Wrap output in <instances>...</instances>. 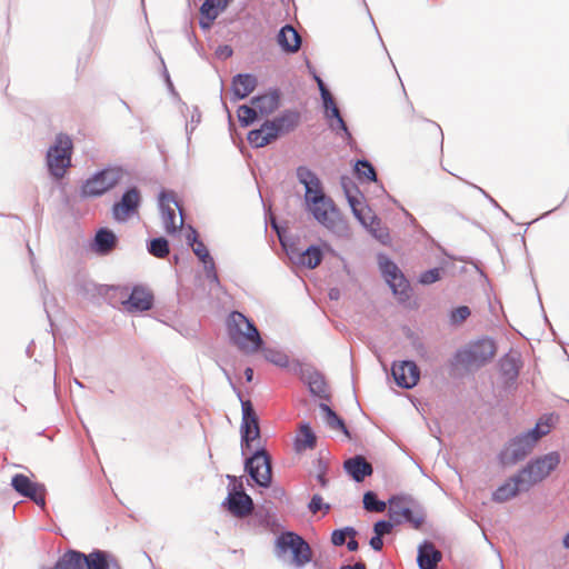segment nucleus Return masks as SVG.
Instances as JSON below:
<instances>
[{
    "label": "nucleus",
    "mask_w": 569,
    "mask_h": 569,
    "mask_svg": "<svg viewBox=\"0 0 569 569\" xmlns=\"http://www.w3.org/2000/svg\"><path fill=\"white\" fill-rule=\"evenodd\" d=\"M126 303L129 310L146 311L152 307L153 296L149 290L136 287Z\"/></svg>",
    "instance_id": "393cba45"
},
{
    "label": "nucleus",
    "mask_w": 569,
    "mask_h": 569,
    "mask_svg": "<svg viewBox=\"0 0 569 569\" xmlns=\"http://www.w3.org/2000/svg\"><path fill=\"white\" fill-rule=\"evenodd\" d=\"M396 383L406 389L413 388L420 378V371L413 361L395 362L391 368Z\"/></svg>",
    "instance_id": "4468645a"
},
{
    "label": "nucleus",
    "mask_w": 569,
    "mask_h": 569,
    "mask_svg": "<svg viewBox=\"0 0 569 569\" xmlns=\"http://www.w3.org/2000/svg\"><path fill=\"white\" fill-rule=\"evenodd\" d=\"M258 113L259 112L257 111L254 106L248 107L244 104L240 106L237 111L239 122L244 127L251 124L256 120Z\"/></svg>",
    "instance_id": "58836bf2"
},
{
    "label": "nucleus",
    "mask_w": 569,
    "mask_h": 569,
    "mask_svg": "<svg viewBox=\"0 0 569 569\" xmlns=\"http://www.w3.org/2000/svg\"><path fill=\"white\" fill-rule=\"evenodd\" d=\"M231 0H206L201 8L200 12L203 19L200 21L202 28H210L213 20L219 16L221 11H223Z\"/></svg>",
    "instance_id": "b1692460"
},
{
    "label": "nucleus",
    "mask_w": 569,
    "mask_h": 569,
    "mask_svg": "<svg viewBox=\"0 0 569 569\" xmlns=\"http://www.w3.org/2000/svg\"><path fill=\"white\" fill-rule=\"evenodd\" d=\"M11 486L21 496L30 498L39 506H44L46 500L43 486L31 481L26 475H14L11 480Z\"/></svg>",
    "instance_id": "ddd939ff"
},
{
    "label": "nucleus",
    "mask_w": 569,
    "mask_h": 569,
    "mask_svg": "<svg viewBox=\"0 0 569 569\" xmlns=\"http://www.w3.org/2000/svg\"><path fill=\"white\" fill-rule=\"evenodd\" d=\"M470 316V309L467 306H461L452 310L451 321L453 323H461Z\"/></svg>",
    "instance_id": "49530a36"
},
{
    "label": "nucleus",
    "mask_w": 569,
    "mask_h": 569,
    "mask_svg": "<svg viewBox=\"0 0 569 569\" xmlns=\"http://www.w3.org/2000/svg\"><path fill=\"white\" fill-rule=\"evenodd\" d=\"M356 172L360 178H365L368 181L376 180L375 168L368 161H358L356 164Z\"/></svg>",
    "instance_id": "a19ab883"
},
{
    "label": "nucleus",
    "mask_w": 569,
    "mask_h": 569,
    "mask_svg": "<svg viewBox=\"0 0 569 569\" xmlns=\"http://www.w3.org/2000/svg\"><path fill=\"white\" fill-rule=\"evenodd\" d=\"M228 510L236 517L243 518L252 512V499L242 490H233L227 498Z\"/></svg>",
    "instance_id": "6ab92c4d"
},
{
    "label": "nucleus",
    "mask_w": 569,
    "mask_h": 569,
    "mask_svg": "<svg viewBox=\"0 0 569 569\" xmlns=\"http://www.w3.org/2000/svg\"><path fill=\"white\" fill-rule=\"evenodd\" d=\"M560 459V455L556 451L540 456L531 460L519 471L520 479L526 483L527 488H531L549 477L559 466Z\"/></svg>",
    "instance_id": "39448f33"
},
{
    "label": "nucleus",
    "mask_w": 569,
    "mask_h": 569,
    "mask_svg": "<svg viewBox=\"0 0 569 569\" xmlns=\"http://www.w3.org/2000/svg\"><path fill=\"white\" fill-rule=\"evenodd\" d=\"M277 42L283 52L296 53L301 47V37L292 26L286 24L277 36Z\"/></svg>",
    "instance_id": "412c9836"
},
{
    "label": "nucleus",
    "mask_w": 569,
    "mask_h": 569,
    "mask_svg": "<svg viewBox=\"0 0 569 569\" xmlns=\"http://www.w3.org/2000/svg\"><path fill=\"white\" fill-rule=\"evenodd\" d=\"M264 356L267 360L276 363L277 366L284 367L288 365L287 356L281 352L268 350Z\"/></svg>",
    "instance_id": "de8ad7c7"
},
{
    "label": "nucleus",
    "mask_w": 569,
    "mask_h": 569,
    "mask_svg": "<svg viewBox=\"0 0 569 569\" xmlns=\"http://www.w3.org/2000/svg\"><path fill=\"white\" fill-rule=\"evenodd\" d=\"M552 423V415L543 416L537 421L535 428L529 430L527 433L535 438V442L537 443L543 436L548 435L551 431Z\"/></svg>",
    "instance_id": "c9c22d12"
},
{
    "label": "nucleus",
    "mask_w": 569,
    "mask_h": 569,
    "mask_svg": "<svg viewBox=\"0 0 569 569\" xmlns=\"http://www.w3.org/2000/svg\"><path fill=\"white\" fill-rule=\"evenodd\" d=\"M257 86V79L251 74H238L232 80V91L237 99L247 98Z\"/></svg>",
    "instance_id": "bb28decb"
},
{
    "label": "nucleus",
    "mask_w": 569,
    "mask_h": 569,
    "mask_svg": "<svg viewBox=\"0 0 569 569\" xmlns=\"http://www.w3.org/2000/svg\"><path fill=\"white\" fill-rule=\"evenodd\" d=\"M260 131L269 139V142H272L273 140H276L280 136V133H279L276 124L273 123V121L264 122L261 126Z\"/></svg>",
    "instance_id": "a18cd8bd"
},
{
    "label": "nucleus",
    "mask_w": 569,
    "mask_h": 569,
    "mask_svg": "<svg viewBox=\"0 0 569 569\" xmlns=\"http://www.w3.org/2000/svg\"><path fill=\"white\" fill-rule=\"evenodd\" d=\"M496 355V345L490 339H482L470 345L458 353V360L466 367H481L489 362Z\"/></svg>",
    "instance_id": "6e6552de"
},
{
    "label": "nucleus",
    "mask_w": 569,
    "mask_h": 569,
    "mask_svg": "<svg viewBox=\"0 0 569 569\" xmlns=\"http://www.w3.org/2000/svg\"><path fill=\"white\" fill-rule=\"evenodd\" d=\"M563 546H565L566 548H569V532H568V533L565 536V538H563Z\"/></svg>",
    "instance_id": "4d7b16f0"
},
{
    "label": "nucleus",
    "mask_w": 569,
    "mask_h": 569,
    "mask_svg": "<svg viewBox=\"0 0 569 569\" xmlns=\"http://www.w3.org/2000/svg\"><path fill=\"white\" fill-rule=\"evenodd\" d=\"M197 231L190 228V234L188 236V241L192 246V250L194 254L203 262L206 267L210 266L213 268V260L207 249L206 244L202 241L197 240Z\"/></svg>",
    "instance_id": "7c9ffc66"
},
{
    "label": "nucleus",
    "mask_w": 569,
    "mask_h": 569,
    "mask_svg": "<svg viewBox=\"0 0 569 569\" xmlns=\"http://www.w3.org/2000/svg\"><path fill=\"white\" fill-rule=\"evenodd\" d=\"M381 270L393 293L400 296L401 299L408 297L409 284L398 267L391 261H386L381 263Z\"/></svg>",
    "instance_id": "f3484780"
},
{
    "label": "nucleus",
    "mask_w": 569,
    "mask_h": 569,
    "mask_svg": "<svg viewBox=\"0 0 569 569\" xmlns=\"http://www.w3.org/2000/svg\"><path fill=\"white\" fill-rule=\"evenodd\" d=\"M346 471L357 482H361L367 476L372 473V466L362 457L356 456L345 461Z\"/></svg>",
    "instance_id": "4be33fe9"
},
{
    "label": "nucleus",
    "mask_w": 569,
    "mask_h": 569,
    "mask_svg": "<svg viewBox=\"0 0 569 569\" xmlns=\"http://www.w3.org/2000/svg\"><path fill=\"white\" fill-rule=\"evenodd\" d=\"M363 508L370 512H383L387 503L379 500L373 491H367L363 495Z\"/></svg>",
    "instance_id": "4c0bfd02"
},
{
    "label": "nucleus",
    "mask_w": 569,
    "mask_h": 569,
    "mask_svg": "<svg viewBox=\"0 0 569 569\" xmlns=\"http://www.w3.org/2000/svg\"><path fill=\"white\" fill-rule=\"evenodd\" d=\"M318 83L321 90V96L326 107V116L330 120L329 126L333 131H343L346 136H350L348 132V128L342 117L340 116V111L333 101L330 92L325 88L323 82L318 79Z\"/></svg>",
    "instance_id": "dca6fc26"
},
{
    "label": "nucleus",
    "mask_w": 569,
    "mask_h": 569,
    "mask_svg": "<svg viewBox=\"0 0 569 569\" xmlns=\"http://www.w3.org/2000/svg\"><path fill=\"white\" fill-rule=\"evenodd\" d=\"M349 202L358 220L371 231H376V226L380 222L372 216L371 210L353 197H349Z\"/></svg>",
    "instance_id": "cd10ccee"
},
{
    "label": "nucleus",
    "mask_w": 569,
    "mask_h": 569,
    "mask_svg": "<svg viewBox=\"0 0 569 569\" xmlns=\"http://www.w3.org/2000/svg\"><path fill=\"white\" fill-rule=\"evenodd\" d=\"M246 469L250 477L261 487H269L271 483V461L264 449H257L246 462Z\"/></svg>",
    "instance_id": "1a4fd4ad"
},
{
    "label": "nucleus",
    "mask_w": 569,
    "mask_h": 569,
    "mask_svg": "<svg viewBox=\"0 0 569 569\" xmlns=\"http://www.w3.org/2000/svg\"><path fill=\"white\" fill-rule=\"evenodd\" d=\"M322 261V251L319 247L311 246L299 254L298 263L309 269H315Z\"/></svg>",
    "instance_id": "72a5a7b5"
},
{
    "label": "nucleus",
    "mask_w": 569,
    "mask_h": 569,
    "mask_svg": "<svg viewBox=\"0 0 569 569\" xmlns=\"http://www.w3.org/2000/svg\"><path fill=\"white\" fill-rule=\"evenodd\" d=\"M88 569H121L118 561L106 552L97 550L89 553Z\"/></svg>",
    "instance_id": "c756f323"
},
{
    "label": "nucleus",
    "mask_w": 569,
    "mask_h": 569,
    "mask_svg": "<svg viewBox=\"0 0 569 569\" xmlns=\"http://www.w3.org/2000/svg\"><path fill=\"white\" fill-rule=\"evenodd\" d=\"M318 480L322 487H325L327 485V479H326L325 475H319Z\"/></svg>",
    "instance_id": "6e6d98bb"
},
{
    "label": "nucleus",
    "mask_w": 569,
    "mask_h": 569,
    "mask_svg": "<svg viewBox=\"0 0 569 569\" xmlns=\"http://www.w3.org/2000/svg\"><path fill=\"white\" fill-rule=\"evenodd\" d=\"M241 432L243 448L251 450L253 442L260 437V428L258 417L250 401L242 402Z\"/></svg>",
    "instance_id": "9b49d317"
},
{
    "label": "nucleus",
    "mask_w": 569,
    "mask_h": 569,
    "mask_svg": "<svg viewBox=\"0 0 569 569\" xmlns=\"http://www.w3.org/2000/svg\"><path fill=\"white\" fill-rule=\"evenodd\" d=\"M248 141L256 148H262L270 143L269 139L260 131V129L250 131L248 134Z\"/></svg>",
    "instance_id": "79ce46f5"
},
{
    "label": "nucleus",
    "mask_w": 569,
    "mask_h": 569,
    "mask_svg": "<svg viewBox=\"0 0 569 569\" xmlns=\"http://www.w3.org/2000/svg\"><path fill=\"white\" fill-rule=\"evenodd\" d=\"M223 53H226V56H231L232 50L229 47H226Z\"/></svg>",
    "instance_id": "13d9d810"
},
{
    "label": "nucleus",
    "mask_w": 569,
    "mask_h": 569,
    "mask_svg": "<svg viewBox=\"0 0 569 569\" xmlns=\"http://www.w3.org/2000/svg\"><path fill=\"white\" fill-rule=\"evenodd\" d=\"M317 445V437L309 423H301L299 427V431L295 439V450L300 453L306 450L315 449Z\"/></svg>",
    "instance_id": "a878e982"
},
{
    "label": "nucleus",
    "mask_w": 569,
    "mask_h": 569,
    "mask_svg": "<svg viewBox=\"0 0 569 569\" xmlns=\"http://www.w3.org/2000/svg\"><path fill=\"white\" fill-rule=\"evenodd\" d=\"M341 569H367L363 562H357L353 566H342Z\"/></svg>",
    "instance_id": "864d4df0"
},
{
    "label": "nucleus",
    "mask_w": 569,
    "mask_h": 569,
    "mask_svg": "<svg viewBox=\"0 0 569 569\" xmlns=\"http://www.w3.org/2000/svg\"><path fill=\"white\" fill-rule=\"evenodd\" d=\"M501 369L505 373L509 375L511 379L518 376V368L512 359H505L501 362Z\"/></svg>",
    "instance_id": "8fccbe9b"
},
{
    "label": "nucleus",
    "mask_w": 569,
    "mask_h": 569,
    "mask_svg": "<svg viewBox=\"0 0 569 569\" xmlns=\"http://www.w3.org/2000/svg\"><path fill=\"white\" fill-rule=\"evenodd\" d=\"M441 559V552L431 542L419 547L417 560L420 569H436Z\"/></svg>",
    "instance_id": "5701e85b"
},
{
    "label": "nucleus",
    "mask_w": 569,
    "mask_h": 569,
    "mask_svg": "<svg viewBox=\"0 0 569 569\" xmlns=\"http://www.w3.org/2000/svg\"><path fill=\"white\" fill-rule=\"evenodd\" d=\"M389 518L395 525L408 522L415 529H419L423 521L425 516L417 501L407 496H396L389 499Z\"/></svg>",
    "instance_id": "7ed1b4c3"
},
{
    "label": "nucleus",
    "mask_w": 569,
    "mask_h": 569,
    "mask_svg": "<svg viewBox=\"0 0 569 569\" xmlns=\"http://www.w3.org/2000/svg\"><path fill=\"white\" fill-rule=\"evenodd\" d=\"M441 268H433L430 270H427L420 274L419 282L422 284H431L441 278Z\"/></svg>",
    "instance_id": "37998d69"
},
{
    "label": "nucleus",
    "mask_w": 569,
    "mask_h": 569,
    "mask_svg": "<svg viewBox=\"0 0 569 569\" xmlns=\"http://www.w3.org/2000/svg\"><path fill=\"white\" fill-rule=\"evenodd\" d=\"M259 114L264 116L273 112L278 108V98L273 94H263L251 100Z\"/></svg>",
    "instance_id": "473e14b6"
},
{
    "label": "nucleus",
    "mask_w": 569,
    "mask_h": 569,
    "mask_svg": "<svg viewBox=\"0 0 569 569\" xmlns=\"http://www.w3.org/2000/svg\"><path fill=\"white\" fill-rule=\"evenodd\" d=\"M537 443L535 438L527 432L509 441L506 448L500 452V461L503 465H513L527 457Z\"/></svg>",
    "instance_id": "9d476101"
},
{
    "label": "nucleus",
    "mask_w": 569,
    "mask_h": 569,
    "mask_svg": "<svg viewBox=\"0 0 569 569\" xmlns=\"http://www.w3.org/2000/svg\"><path fill=\"white\" fill-rule=\"evenodd\" d=\"M393 526L396 525L392 520H380L373 525V532L379 537H383L385 535H389L392 531Z\"/></svg>",
    "instance_id": "c03bdc74"
},
{
    "label": "nucleus",
    "mask_w": 569,
    "mask_h": 569,
    "mask_svg": "<svg viewBox=\"0 0 569 569\" xmlns=\"http://www.w3.org/2000/svg\"><path fill=\"white\" fill-rule=\"evenodd\" d=\"M321 411L325 413L326 423L333 430L342 431L347 437H350L348 429L341 418H339L336 412L327 405H320Z\"/></svg>",
    "instance_id": "f704fd0d"
},
{
    "label": "nucleus",
    "mask_w": 569,
    "mask_h": 569,
    "mask_svg": "<svg viewBox=\"0 0 569 569\" xmlns=\"http://www.w3.org/2000/svg\"><path fill=\"white\" fill-rule=\"evenodd\" d=\"M178 207V202L173 193L163 192L160 197V208H161V218L164 230L168 234H174L179 231L183 226V217L180 213L179 218H177L174 208Z\"/></svg>",
    "instance_id": "f8f14e48"
},
{
    "label": "nucleus",
    "mask_w": 569,
    "mask_h": 569,
    "mask_svg": "<svg viewBox=\"0 0 569 569\" xmlns=\"http://www.w3.org/2000/svg\"><path fill=\"white\" fill-rule=\"evenodd\" d=\"M530 488L526 487V483L520 479V472L508 479L501 485L493 493L492 500L496 502H505L516 497L520 491H527Z\"/></svg>",
    "instance_id": "aec40b11"
},
{
    "label": "nucleus",
    "mask_w": 569,
    "mask_h": 569,
    "mask_svg": "<svg viewBox=\"0 0 569 569\" xmlns=\"http://www.w3.org/2000/svg\"><path fill=\"white\" fill-rule=\"evenodd\" d=\"M148 251L150 254H152L156 258L163 259L166 258L170 250H169V242L163 237L154 238L150 241Z\"/></svg>",
    "instance_id": "e433bc0d"
},
{
    "label": "nucleus",
    "mask_w": 569,
    "mask_h": 569,
    "mask_svg": "<svg viewBox=\"0 0 569 569\" xmlns=\"http://www.w3.org/2000/svg\"><path fill=\"white\" fill-rule=\"evenodd\" d=\"M276 547L280 552L291 550L292 561L297 567H303L311 561L310 546L297 533L288 531L278 537Z\"/></svg>",
    "instance_id": "0eeeda50"
},
{
    "label": "nucleus",
    "mask_w": 569,
    "mask_h": 569,
    "mask_svg": "<svg viewBox=\"0 0 569 569\" xmlns=\"http://www.w3.org/2000/svg\"><path fill=\"white\" fill-rule=\"evenodd\" d=\"M123 177L119 168H108L89 178L81 188L86 197H98L116 187Z\"/></svg>",
    "instance_id": "423d86ee"
},
{
    "label": "nucleus",
    "mask_w": 569,
    "mask_h": 569,
    "mask_svg": "<svg viewBox=\"0 0 569 569\" xmlns=\"http://www.w3.org/2000/svg\"><path fill=\"white\" fill-rule=\"evenodd\" d=\"M117 243L114 233L106 228L100 229L94 237V250L99 253L110 252Z\"/></svg>",
    "instance_id": "c85d7f7f"
},
{
    "label": "nucleus",
    "mask_w": 569,
    "mask_h": 569,
    "mask_svg": "<svg viewBox=\"0 0 569 569\" xmlns=\"http://www.w3.org/2000/svg\"><path fill=\"white\" fill-rule=\"evenodd\" d=\"M370 547L376 550V551H380L383 547V541H382V537H379L377 535H375L371 539H370Z\"/></svg>",
    "instance_id": "3c124183"
},
{
    "label": "nucleus",
    "mask_w": 569,
    "mask_h": 569,
    "mask_svg": "<svg viewBox=\"0 0 569 569\" xmlns=\"http://www.w3.org/2000/svg\"><path fill=\"white\" fill-rule=\"evenodd\" d=\"M410 133L419 141H437L442 136L440 126L428 119H416L412 121Z\"/></svg>",
    "instance_id": "a211bd4d"
},
{
    "label": "nucleus",
    "mask_w": 569,
    "mask_h": 569,
    "mask_svg": "<svg viewBox=\"0 0 569 569\" xmlns=\"http://www.w3.org/2000/svg\"><path fill=\"white\" fill-rule=\"evenodd\" d=\"M356 535L357 531L351 527L335 530L331 535V542L335 546H342L346 542L347 537L355 538Z\"/></svg>",
    "instance_id": "ea45409f"
},
{
    "label": "nucleus",
    "mask_w": 569,
    "mask_h": 569,
    "mask_svg": "<svg viewBox=\"0 0 569 569\" xmlns=\"http://www.w3.org/2000/svg\"><path fill=\"white\" fill-rule=\"evenodd\" d=\"M347 547L350 551H356L358 550L359 548V545H358V541L355 539V538H351L348 542H347Z\"/></svg>",
    "instance_id": "603ef678"
},
{
    "label": "nucleus",
    "mask_w": 569,
    "mask_h": 569,
    "mask_svg": "<svg viewBox=\"0 0 569 569\" xmlns=\"http://www.w3.org/2000/svg\"><path fill=\"white\" fill-rule=\"evenodd\" d=\"M227 332L231 342L248 355L257 352L263 343L254 323L239 311L229 315Z\"/></svg>",
    "instance_id": "f03ea898"
},
{
    "label": "nucleus",
    "mask_w": 569,
    "mask_h": 569,
    "mask_svg": "<svg viewBox=\"0 0 569 569\" xmlns=\"http://www.w3.org/2000/svg\"><path fill=\"white\" fill-rule=\"evenodd\" d=\"M72 140L68 134L59 133L56 137L54 144L47 152V164L50 173L56 179L64 177L68 168L71 166Z\"/></svg>",
    "instance_id": "20e7f679"
},
{
    "label": "nucleus",
    "mask_w": 569,
    "mask_h": 569,
    "mask_svg": "<svg viewBox=\"0 0 569 569\" xmlns=\"http://www.w3.org/2000/svg\"><path fill=\"white\" fill-rule=\"evenodd\" d=\"M309 509L312 513H317L318 511L325 509L326 512L329 511L330 509V506L327 505V503H323V499L321 496L319 495H315L312 498H311V501L309 503Z\"/></svg>",
    "instance_id": "09e8293b"
},
{
    "label": "nucleus",
    "mask_w": 569,
    "mask_h": 569,
    "mask_svg": "<svg viewBox=\"0 0 569 569\" xmlns=\"http://www.w3.org/2000/svg\"><path fill=\"white\" fill-rule=\"evenodd\" d=\"M297 176L306 188L305 200L315 219L328 229L335 228L340 216L333 201L323 193L320 180L303 167L298 169Z\"/></svg>",
    "instance_id": "f257e3e1"
},
{
    "label": "nucleus",
    "mask_w": 569,
    "mask_h": 569,
    "mask_svg": "<svg viewBox=\"0 0 569 569\" xmlns=\"http://www.w3.org/2000/svg\"><path fill=\"white\" fill-rule=\"evenodd\" d=\"M140 192L137 188H131L123 193L121 200L112 207L113 218L118 221L127 220L133 214L140 204Z\"/></svg>",
    "instance_id": "2eb2a0df"
},
{
    "label": "nucleus",
    "mask_w": 569,
    "mask_h": 569,
    "mask_svg": "<svg viewBox=\"0 0 569 569\" xmlns=\"http://www.w3.org/2000/svg\"><path fill=\"white\" fill-rule=\"evenodd\" d=\"M244 376H246L247 381H251L252 377H253V370L251 368H247L244 370Z\"/></svg>",
    "instance_id": "5fc2aeb1"
},
{
    "label": "nucleus",
    "mask_w": 569,
    "mask_h": 569,
    "mask_svg": "<svg viewBox=\"0 0 569 569\" xmlns=\"http://www.w3.org/2000/svg\"><path fill=\"white\" fill-rule=\"evenodd\" d=\"M300 116L298 112L288 111L274 118L272 121L276 124L280 134L292 131L299 123Z\"/></svg>",
    "instance_id": "2f4dec72"
}]
</instances>
